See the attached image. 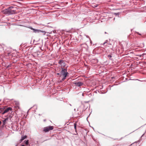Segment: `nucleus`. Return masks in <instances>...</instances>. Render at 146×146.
<instances>
[{
  "label": "nucleus",
  "instance_id": "nucleus-16",
  "mask_svg": "<svg viewBox=\"0 0 146 146\" xmlns=\"http://www.w3.org/2000/svg\"><path fill=\"white\" fill-rule=\"evenodd\" d=\"M138 34L139 35H141V34H139V33H138Z\"/></svg>",
  "mask_w": 146,
  "mask_h": 146
},
{
  "label": "nucleus",
  "instance_id": "nucleus-10",
  "mask_svg": "<svg viewBox=\"0 0 146 146\" xmlns=\"http://www.w3.org/2000/svg\"><path fill=\"white\" fill-rule=\"evenodd\" d=\"M74 129H75V131H76V123H74Z\"/></svg>",
  "mask_w": 146,
  "mask_h": 146
},
{
  "label": "nucleus",
  "instance_id": "nucleus-2",
  "mask_svg": "<svg viewBox=\"0 0 146 146\" xmlns=\"http://www.w3.org/2000/svg\"><path fill=\"white\" fill-rule=\"evenodd\" d=\"M61 73L64 76V77L62 79V80H63L66 79L68 73L67 72L65 68L62 69Z\"/></svg>",
  "mask_w": 146,
  "mask_h": 146
},
{
  "label": "nucleus",
  "instance_id": "nucleus-17",
  "mask_svg": "<svg viewBox=\"0 0 146 146\" xmlns=\"http://www.w3.org/2000/svg\"><path fill=\"white\" fill-rule=\"evenodd\" d=\"M21 146H25L24 145H22Z\"/></svg>",
  "mask_w": 146,
  "mask_h": 146
},
{
  "label": "nucleus",
  "instance_id": "nucleus-6",
  "mask_svg": "<svg viewBox=\"0 0 146 146\" xmlns=\"http://www.w3.org/2000/svg\"><path fill=\"white\" fill-rule=\"evenodd\" d=\"M12 108L11 107L7 108V109H5L4 111L2 113V114H4L5 113L8 112L10 110L11 111Z\"/></svg>",
  "mask_w": 146,
  "mask_h": 146
},
{
  "label": "nucleus",
  "instance_id": "nucleus-3",
  "mask_svg": "<svg viewBox=\"0 0 146 146\" xmlns=\"http://www.w3.org/2000/svg\"><path fill=\"white\" fill-rule=\"evenodd\" d=\"M54 129V127L53 126H48L44 127V128L43 131L45 132H47L50 131Z\"/></svg>",
  "mask_w": 146,
  "mask_h": 146
},
{
  "label": "nucleus",
  "instance_id": "nucleus-11",
  "mask_svg": "<svg viewBox=\"0 0 146 146\" xmlns=\"http://www.w3.org/2000/svg\"><path fill=\"white\" fill-rule=\"evenodd\" d=\"M25 144L26 145H28L29 144V140H27L25 142Z\"/></svg>",
  "mask_w": 146,
  "mask_h": 146
},
{
  "label": "nucleus",
  "instance_id": "nucleus-8",
  "mask_svg": "<svg viewBox=\"0 0 146 146\" xmlns=\"http://www.w3.org/2000/svg\"><path fill=\"white\" fill-rule=\"evenodd\" d=\"M27 137L26 135H25L24 136L22 137L21 139H20L21 141V142L22 141L26 139Z\"/></svg>",
  "mask_w": 146,
  "mask_h": 146
},
{
  "label": "nucleus",
  "instance_id": "nucleus-15",
  "mask_svg": "<svg viewBox=\"0 0 146 146\" xmlns=\"http://www.w3.org/2000/svg\"><path fill=\"white\" fill-rule=\"evenodd\" d=\"M46 121V119H44V121Z\"/></svg>",
  "mask_w": 146,
  "mask_h": 146
},
{
  "label": "nucleus",
  "instance_id": "nucleus-9",
  "mask_svg": "<svg viewBox=\"0 0 146 146\" xmlns=\"http://www.w3.org/2000/svg\"><path fill=\"white\" fill-rule=\"evenodd\" d=\"M8 119L7 118H6L3 121V125H5L6 122L7 121V120Z\"/></svg>",
  "mask_w": 146,
  "mask_h": 146
},
{
  "label": "nucleus",
  "instance_id": "nucleus-7",
  "mask_svg": "<svg viewBox=\"0 0 146 146\" xmlns=\"http://www.w3.org/2000/svg\"><path fill=\"white\" fill-rule=\"evenodd\" d=\"M74 84L76 85V86H80L83 85V83L82 82H74Z\"/></svg>",
  "mask_w": 146,
  "mask_h": 146
},
{
  "label": "nucleus",
  "instance_id": "nucleus-12",
  "mask_svg": "<svg viewBox=\"0 0 146 146\" xmlns=\"http://www.w3.org/2000/svg\"><path fill=\"white\" fill-rule=\"evenodd\" d=\"M3 110V108H0V113L1 112V111H2Z\"/></svg>",
  "mask_w": 146,
  "mask_h": 146
},
{
  "label": "nucleus",
  "instance_id": "nucleus-5",
  "mask_svg": "<svg viewBox=\"0 0 146 146\" xmlns=\"http://www.w3.org/2000/svg\"><path fill=\"white\" fill-rule=\"evenodd\" d=\"M31 29L33 30L34 31V32H35V33H39V32H42V33H43L44 34H45V33H46V32L45 31H40L38 29H33V28H31Z\"/></svg>",
  "mask_w": 146,
  "mask_h": 146
},
{
  "label": "nucleus",
  "instance_id": "nucleus-14",
  "mask_svg": "<svg viewBox=\"0 0 146 146\" xmlns=\"http://www.w3.org/2000/svg\"><path fill=\"white\" fill-rule=\"evenodd\" d=\"M106 42H104V43H103V44H104V45L105 44H106Z\"/></svg>",
  "mask_w": 146,
  "mask_h": 146
},
{
  "label": "nucleus",
  "instance_id": "nucleus-4",
  "mask_svg": "<svg viewBox=\"0 0 146 146\" xmlns=\"http://www.w3.org/2000/svg\"><path fill=\"white\" fill-rule=\"evenodd\" d=\"M58 64H60L62 69H64L63 68L66 66V64L63 60H60L58 62Z\"/></svg>",
  "mask_w": 146,
  "mask_h": 146
},
{
  "label": "nucleus",
  "instance_id": "nucleus-1",
  "mask_svg": "<svg viewBox=\"0 0 146 146\" xmlns=\"http://www.w3.org/2000/svg\"><path fill=\"white\" fill-rule=\"evenodd\" d=\"M13 7V6H11L9 8L5 9L3 11L4 13L8 15H11L15 14L16 11L14 9Z\"/></svg>",
  "mask_w": 146,
  "mask_h": 146
},
{
  "label": "nucleus",
  "instance_id": "nucleus-13",
  "mask_svg": "<svg viewBox=\"0 0 146 146\" xmlns=\"http://www.w3.org/2000/svg\"><path fill=\"white\" fill-rule=\"evenodd\" d=\"M108 56V57H110V58H111L112 57L111 56V55H109Z\"/></svg>",
  "mask_w": 146,
  "mask_h": 146
}]
</instances>
